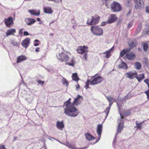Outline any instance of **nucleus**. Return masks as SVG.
<instances>
[{
  "mask_svg": "<svg viewBox=\"0 0 149 149\" xmlns=\"http://www.w3.org/2000/svg\"><path fill=\"white\" fill-rule=\"evenodd\" d=\"M71 98H69L65 102L63 106L65 108L64 109V113L65 115L70 117L77 116L79 113L77 109L70 102Z\"/></svg>",
  "mask_w": 149,
  "mask_h": 149,
  "instance_id": "nucleus-1",
  "label": "nucleus"
},
{
  "mask_svg": "<svg viewBox=\"0 0 149 149\" xmlns=\"http://www.w3.org/2000/svg\"><path fill=\"white\" fill-rule=\"evenodd\" d=\"M77 52L79 54H82L84 53L83 56V59L87 60V53L88 52V47L85 45L79 46L77 49Z\"/></svg>",
  "mask_w": 149,
  "mask_h": 149,
  "instance_id": "nucleus-2",
  "label": "nucleus"
},
{
  "mask_svg": "<svg viewBox=\"0 0 149 149\" xmlns=\"http://www.w3.org/2000/svg\"><path fill=\"white\" fill-rule=\"evenodd\" d=\"M91 30L93 33L96 36H101L103 34V31L100 27L97 26H92Z\"/></svg>",
  "mask_w": 149,
  "mask_h": 149,
  "instance_id": "nucleus-3",
  "label": "nucleus"
},
{
  "mask_svg": "<svg viewBox=\"0 0 149 149\" xmlns=\"http://www.w3.org/2000/svg\"><path fill=\"white\" fill-rule=\"evenodd\" d=\"M92 19L89 21L88 19L87 22V24L89 25H95L98 24L100 20V17L97 15H95L94 16H91Z\"/></svg>",
  "mask_w": 149,
  "mask_h": 149,
  "instance_id": "nucleus-4",
  "label": "nucleus"
},
{
  "mask_svg": "<svg viewBox=\"0 0 149 149\" xmlns=\"http://www.w3.org/2000/svg\"><path fill=\"white\" fill-rule=\"evenodd\" d=\"M111 10L114 12H119L122 9L120 4L115 1H113L111 4Z\"/></svg>",
  "mask_w": 149,
  "mask_h": 149,
  "instance_id": "nucleus-5",
  "label": "nucleus"
},
{
  "mask_svg": "<svg viewBox=\"0 0 149 149\" xmlns=\"http://www.w3.org/2000/svg\"><path fill=\"white\" fill-rule=\"evenodd\" d=\"M58 59L61 62H66L69 59V57L65 52H62L61 54L58 53L56 55Z\"/></svg>",
  "mask_w": 149,
  "mask_h": 149,
  "instance_id": "nucleus-6",
  "label": "nucleus"
},
{
  "mask_svg": "<svg viewBox=\"0 0 149 149\" xmlns=\"http://www.w3.org/2000/svg\"><path fill=\"white\" fill-rule=\"evenodd\" d=\"M97 74L94 76L92 77L93 78H94L93 80L91 81L90 84L91 85H94L97 84L101 82L103 80L101 76H98L95 77Z\"/></svg>",
  "mask_w": 149,
  "mask_h": 149,
  "instance_id": "nucleus-7",
  "label": "nucleus"
},
{
  "mask_svg": "<svg viewBox=\"0 0 149 149\" xmlns=\"http://www.w3.org/2000/svg\"><path fill=\"white\" fill-rule=\"evenodd\" d=\"M135 2L134 8L140 9L144 7V2L143 0H134Z\"/></svg>",
  "mask_w": 149,
  "mask_h": 149,
  "instance_id": "nucleus-8",
  "label": "nucleus"
},
{
  "mask_svg": "<svg viewBox=\"0 0 149 149\" xmlns=\"http://www.w3.org/2000/svg\"><path fill=\"white\" fill-rule=\"evenodd\" d=\"M102 125L100 124L98 125L97 128V133L98 135L99 138L98 140L96 141L95 143L97 142L100 140L102 131Z\"/></svg>",
  "mask_w": 149,
  "mask_h": 149,
  "instance_id": "nucleus-9",
  "label": "nucleus"
},
{
  "mask_svg": "<svg viewBox=\"0 0 149 149\" xmlns=\"http://www.w3.org/2000/svg\"><path fill=\"white\" fill-rule=\"evenodd\" d=\"M123 127V124L122 123H120L118 126L117 133L115 134V137L113 142H115L116 140V138L118 135V133H120Z\"/></svg>",
  "mask_w": 149,
  "mask_h": 149,
  "instance_id": "nucleus-10",
  "label": "nucleus"
},
{
  "mask_svg": "<svg viewBox=\"0 0 149 149\" xmlns=\"http://www.w3.org/2000/svg\"><path fill=\"white\" fill-rule=\"evenodd\" d=\"M80 99L83 100V97L78 95H77V97L74 99V100L72 103V104L74 105V106H77L81 104V102L79 101Z\"/></svg>",
  "mask_w": 149,
  "mask_h": 149,
  "instance_id": "nucleus-11",
  "label": "nucleus"
},
{
  "mask_svg": "<svg viewBox=\"0 0 149 149\" xmlns=\"http://www.w3.org/2000/svg\"><path fill=\"white\" fill-rule=\"evenodd\" d=\"M4 23L7 27H10L11 25L13 24V18L11 17H9L7 19H5Z\"/></svg>",
  "mask_w": 149,
  "mask_h": 149,
  "instance_id": "nucleus-12",
  "label": "nucleus"
},
{
  "mask_svg": "<svg viewBox=\"0 0 149 149\" xmlns=\"http://www.w3.org/2000/svg\"><path fill=\"white\" fill-rule=\"evenodd\" d=\"M136 57L135 54L133 52H130L127 53L125 55L124 58H126L129 60H134Z\"/></svg>",
  "mask_w": 149,
  "mask_h": 149,
  "instance_id": "nucleus-13",
  "label": "nucleus"
},
{
  "mask_svg": "<svg viewBox=\"0 0 149 149\" xmlns=\"http://www.w3.org/2000/svg\"><path fill=\"white\" fill-rule=\"evenodd\" d=\"M118 18L115 14H112L109 17L107 20L108 24L111 23L116 22Z\"/></svg>",
  "mask_w": 149,
  "mask_h": 149,
  "instance_id": "nucleus-14",
  "label": "nucleus"
},
{
  "mask_svg": "<svg viewBox=\"0 0 149 149\" xmlns=\"http://www.w3.org/2000/svg\"><path fill=\"white\" fill-rule=\"evenodd\" d=\"M30 41V39L29 38H26L22 41L21 45L24 47L26 48L29 44Z\"/></svg>",
  "mask_w": 149,
  "mask_h": 149,
  "instance_id": "nucleus-15",
  "label": "nucleus"
},
{
  "mask_svg": "<svg viewBox=\"0 0 149 149\" xmlns=\"http://www.w3.org/2000/svg\"><path fill=\"white\" fill-rule=\"evenodd\" d=\"M126 74L127 75L126 77L130 79H133L135 77V76L137 75V72H129L127 73Z\"/></svg>",
  "mask_w": 149,
  "mask_h": 149,
  "instance_id": "nucleus-16",
  "label": "nucleus"
},
{
  "mask_svg": "<svg viewBox=\"0 0 149 149\" xmlns=\"http://www.w3.org/2000/svg\"><path fill=\"white\" fill-rule=\"evenodd\" d=\"M56 126L58 129L62 130L64 126L63 122V121L61 122L58 121L56 123Z\"/></svg>",
  "mask_w": 149,
  "mask_h": 149,
  "instance_id": "nucleus-17",
  "label": "nucleus"
},
{
  "mask_svg": "<svg viewBox=\"0 0 149 149\" xmlns=\"http://www.w3.org/2000/svg\"><path fill=\"white\" fill-rule=\"evenodd\" d=\"M25 21L26 22H29L26 23V24L27 25L29 26L33 24L36 22L35 19L31 18H26L25 19Z\"/></svg>",
  "mask_w": 149,
  "mask_h": 149,
  "instance_id": "nucleus-18",
  "label": "nucleus"
},
{
  "mask_svg": "<svg viewBox=\"0 0 149 149\" xmlns=\"http://www.w3.org/2000/svg\"><path fill=\"white\" fill-rule=\"evenodd\" d=\"M114 48V47H112L110 49L106 52L103 53V54L105 55V56L104 57L106 58H109L111 56V52L112 51Z\"/></svg>",
  "mask_w": 149,
  "mask_h": 149,
  "instance_id": "nucleus-19",
  "label": "nucleus"
},
{
  "mask_svg": "<svg viewBox=\"0 0 149 149\" xmlns=\"http://www.w3.org/2000/svg\"><path fill=\"white\" fill-rule=\"evenodd\" d=\"M44 12L46 14H51L53 12V10L50 7H45L43 8Z\"/></svg>",
  "mask_w": 149,
  "mask_h": 149,
  "instance_id": "nucleus-20",
  "label": "nucleus"
},
{
  "mask_svg": "<svg viewBox=\"0 0 149 149\" xmlns=\"http://www.w3.org/2000/svg\"><path fill=\"white\" fill-rule=\"evenodd\" d=\"M26 59L27 58L25 56H19L17 58V63H20L26 60Z\"/></svg>",
  "mask_w": 149,
  "mask_h": 149,
  "instance_id": "nucleus-21",
  "label": "nucleus"
},
{
  "mask_svg": "<svg viewBox=\"0 0 149 149\" xmlns=\"http://www.w3.org/2000/svg\"><path fill=\"white\" fill-rule=\"evenodd\" d=\"M85 137L87 140L90 141L95 139V138L91 135L89 133H86L85 134Z\"/></svg>",
  "mask_w": 149,
  "mask_h": 149,
  "instance_id": "nucleus-22",
  "label": "nucleus"
},
{
  "mask_svg": "<svg viewBox=\"0 0 149 149\" xmlns=\"http://www.w3.org/2000/svg\"><path fill=\"white\" fill-rule=\"evenodd\" d=\"M16 32L15 30L14 29L8 30L6 33V35L8 36L11 35H14V33Z\"/></svg>",
  "mask_w": 149,
  "mask_h": 149,
  "instance_id": "nucleus-23",
  "label": "nucleus"
},
{
  "mask_svg": "<svg viewBox=\"0 0 149 149\" xmlns=\"http://www.w3.org/2000/svg\"><path fill=\"white\" fill-rule=\"evenodd\" d=\"M29 12L30 14L31 15H34L36 16H38L40 15V11L39 10L38 12L37 13H36V10H29Z\"/></svg>",
  "mask_w": 149,
  "mask_h": 149,
  "instance_id": "nucleus-24",
  "label": "nucleus"
},
{
  "mask_svg": "<svg viewBox=\"0 0 149 149\" xmlns=\"http://www.w3.org/2000/svg\"><path fill=\"white\" fill-rule=\"evenodd\" d=\"M112 104L113 102H110V103L109 104V106L104 111V112L106 114V118H107L109 114V110L110 109V107Z\"/></svg>",
  "mask_w": 149,
  "mask_h": 149,
  "instance_id": "nucleus-25",
  "label": "nucleus"
},
{
  "mask_svg": "<svg viewBox=\"0 0 149 149\" xmlns=\"http://www.w3.org/2000/svg\"><path fill=\"white\" fill-rule=\"evenodd\" d=\"M135 77L138 80L139 82H140L141 80L145 78V77L143 74H139V76L136 75L135 76Z\"/></svg>",
  "mask_w": 149,
  "mask_h": 149,
  "instance_id": "nucleus-26",
  "label": "nucleus"
},
{
  "mask_svg": "<svg viewBox=\"0 0 149 149\" xmlns=\"http://www.w3.org/2000/svg\"><path fill=\"white\" fill-rule=\"evenodd\" d=\"M146 28H145L143 31V34L144 35L149 34V24L146 25Z\"/></svg>",
  "mask_w": 149,
  "mask_h": 149,
  "instance_id": "nucleus-27",
  "label": "nucleus"
},
{
  "mask_svg": "<svg viewBox=\"0 0 149 149\" xmlns=\"http://www.w3.org/2000/svg\"><path fill=\"white\" fill-rule=\"evenodd\" d=\"M118 68H125L127 69L128 67L127 64L123 61H122L121 63L118 65Z\"/></svg>",
  "mask_w": 149,
  "mask_h": 149,
  "instance_id": "nucleus-28",
  "label": "nucleus"
},
{
  "mask_svg": "<svg viewBox=\"0 0 149 149\" xmlns=\"http://www.w3.org/2000/svg\"><path fill=\"white\" fill-rule=\"evenodd\" d=\"M129 52V50L127 49H124L123 50L120 52V56L123 57L125 55Z\"/></svg>",
  "mask_w": 149,
  "mask_h": 149,
  "instance_id": "nucleus-29",
  "label": "nucleus"
},
{
  "mask_svg": "<svg viewBox=\"0 0 149 149\" xmlns=\"http://www.w3.org/2000/svg\"><path fill=\"white\" fill-rule=\"evenodd\" d=\"M72 78L73 80L76 81H77L79 79L78 77L77 74L76 73H73L72 74Z\"/></svg>",
  "mask_w": 149,
  "mask_h": 149,
  "instance_id": "nucleus-30",
  "label": "nucleus"
},
{
  "mask_svg": "<svg viewBox=\"0 0 149 149\" xmlns=\"http://www.w3.org/2000/svg\"><path fill=\"white\" fill-rule=\"evenodd\" d=\"M128 44L129 46L132 47H135L137 45L136 43L132 40L128 42Z\"/></svg>",
  "mask_w": 149,
  "mask_h": 149,
  "instance_id": "nucleus-31",
  "label": "nucleus"
},
{
  "mask_svg": "<svg viewBox=\"0 0 149 149\" xmlns=\"http://www.w3.org/2000/svg\"><path fill=\"white\" fill-rule=\"evenodd\" d=\"M135 66L136 68L138 70H140L141 68V63L138 62H136L135 63Z\"/></svg>",
  "mask_w": 149,
  "mask_h": 149,
  "instance_id": "nucleus-32",
  "label": "nucleus"
},
{
  "mask_svg": "<svg viewBox=\"0 0 149 149\" xmlns=\"http://www.w3.org/2000/svg\"><path fill=\"white\" fill-rule=\"evenodd\" d=\"M68 148H71V149H76L77 147L75 146H72L71 144H69V143L67 142V144L66 145Z\"/></svg>",
  "mask_w": 149,
  "mask_h": 149,
  "instance_id": "nucleus-33",
  "label": "nucleus"
},
{
  "mask_svg": "<svg viewBox=\"0 0 149 149\" xmlns=\"http://www.w3.org/2000/svg\"><path fill=\"white\" fill-rule=\"evenodd\" d=\"M62 83L64 85H65L66 86H68V82L67 80L64 78H63Z\"/></svg>",
  "mask_w": 149,
  "mask_h": 149,
  "instance_id": "nucleus-34",
  "label": "nucleus"
},
{
  "mask_svg": "<svg viewBox=\"0 0 149 149\" xmlns=\"http://www.w3.org/2000/svg\"><path fill=\"white\" fill-rule=\"evenodd\" d=\"M131 110L130 109H129L126 111H125L124 112V115L125 116H128L130 115L131 114Z\"/></svg>",
  "mask_w": 149,
  "mask_h": 149,
  "instance_id": "nucleus-35",
  "label": "nucleus"
},
{
  "mask_svg": "<svg viewBox=\"0 0 149 149\" xmlns=\"http://www.w3.org/2000/svg\"><path fill=\"white\" fill-rule=\"evenodd\" d=\"M148 45L147 43H145L143 45V49L144 51H146L147 50Z\"/></svg>",
  "mask_w": 149,
  "mask_h": 149,
  "instance_id": "nucleus-36",
  "label": "nucleus"
},
{
  "mask_svg": "<svg viewBox=\"0 0 149 149\" xmlns=\"http://www.w3.org/2000/svg\"><path fill=\"white\" fill-rule=\"evenodd\" d=\"M91 81H90L89 79H88L86 83L85 86H84L85 88H86V89H87V88H89V84L90 82H91Z\"/></svg>",
  "mask_w": 149,
  "mask_h": 149,
  "instance_id": "nucleus-37",
  "label": "nucleus"
},
{
  "mask_svg": "<svg viewBox=\"0 0 149 149\" xmlns=\"http://www.w3.org/2000/svg\"><path fill=\"white\" fill-rule=\"evenodd\" d=\"M144 121H143V122L140 123H139V124L136 125V126L135 127H136L137 129H141L142 128V124L143 123Z\"/></svg>",
  "mask_w": 149,
  "mask_h": 149,
  "instance_id": "nucleus-38",
  "label": "nucleus"
},
{
  "mask_svg": "<svg viewBox=\"0 0 149 149\" xmlns=\"http://www.w3.org/2000/svg\"><path fill=\"white\" fill-rule=\"evenodd\" d=\"M132 97V94L130 93H129L125 97V100L129 99Z\"/></svg>",
  "mask_w": 149,
  "mask_h": 149,
  "instance_id": "nucleus-39",
  "label": "nucleus"
},
{
  "mask_svg": "<svg viewBox=\"0 0 149 149\" xmlns=\"http://www.w3.org/2000/svg\"><path fill=\"white\" fill-rule=\"evenodd\" d=\"M131 1V0H127L126 6L127 7H129L130 6V3Z\"/></svg>",
  "mask_w": 149,
  "mask_h": 149,
  "instance_id": "nucleus-40",
  "label": "nucleus"
},
{
  "mask_svg": "<svg viewBox=\"0 0 149 149\" xmlns=\"http://www.w3.org/2000/svg\"><path fill=\"white\" fill-rule=\"evenodd\" d=\"M49 1H51L56 3H59L62 2V0H48Z\"/></svg>",
  "mask_w": 149,
  "mask_h": 149,
  "instance_id": "nucleus-41",
  "label": "nucleus"
},
{
  "mask_svg": "<svg viewBox=\"0 0 149 149\" xmlns=\"http://www.w3.org/2000/svg\"><path fill=\"white\" fill-rule=\"evenodd\" d=\"M107 99L110 102H112L113 100V98L111 97H107Z\"/></svg>",
  "mask_w": 149,
  "mask_h": 149,
  "instance_id": "nucleus-42",
  "label": "nucleus"
},
{
  "mask_svg": "<svg viewBox=\"0 0 149 149\" xmlns=\"http://www.w3.org/2000/svg\"><path fill=\"white\" fill-rule=\"evenodd\" d=\"M107 23L108 24V21H107V22H102L100 25L101 26H103L105 25Z\"/></svg>",
  "mask_w": 149,
  "mask_h": 149,
  "instance_id": "nucleus-43",
  "label": "nucleus"
},
{
  "mask_svg": "<svg viewBox=\"0 0 149 149\" xmlns=\"http://www.w3.org/2000/svg\"><path fill=\"white\" fill-rule=\"evenodd\" d=\"M73 61L72 60V63H66V64L69 65L70 66H73L74 65V63H73Z\"/></svg>",
  "mask_w": 149,
  "mask_h": 149,
  "instance_id": "nucleus-44",
  "label": "nucleus"
},
{
  "mask_svg": "<svg viewBox=\"0 0 149 149\" xmlns=\"http://www.w3.org/2000/svg\"><path fill=\"white\" fill-rule=\"evenodd\" d=\"M146 12L147 13H149V6H147L146 7Z\"/></svg>",
  "mask_w": 149,
  "mask_h": 149,
  "instance_id": "nucleus-45",
  "label": "nucleus"
},
{
  "mask_svg": "<svg viewBox=\"0 0 149 149\" xmlns=\"http://www.w3.org/2000/svg\"><path fill=\"white\" fill-rule=\"evenodd\" d=\"M24 35V36H27L29 35V33L26 31H24L23 32Z\"/></svg>",
  "mask_w": 149,
  "mask_h": 149,
  "instance_id": "nucleus-46",
  "label": "nucleus"
},
{
  "mask_svg": "<svg viewBox=\"0 0 149 149\" xmlns=\"http://www.w3.org/2000/svg\"><path fill=\"white\" fill-rule=\"evenodd\" d=\"M37 82L39 84H43L44 83V81H42L40 80L38 81Z\"/></svg>",
  "mask_w": 149,
  "mask_h": 149,
  "instance_id": "nucleus-47",
  "label": "nucleus"
},
{
  "mask_svg": "<svg viewBox=\"0 0 149 149\" xmlns=\"http://www.w3.org/2000/svg\"><path fill=\"white\" fill-rule=\"evenodd\" d=\"M23 30V29H21L19 30V35H20V36L22 35V33H23V32H22Z\"/></svg>",
  "mask_w": 149,
  "mask_h": 149,
  "instance_id": "nucleus-48",
  "label": "nucleus"
},
{
  "mask_svg": "<svg viewBox=\"0 0 149 149\" xmlns=\"http://www.w3.org/2000/svg\"><path fill=\"white\" fill-rule=\"evenodd\" d=\"M144 82L147 84H149V79H146L144 80Z\"/></svg>",
  "mask_w": 149,
  "mask_h": 149,
  "instance_id": "nucleus-49",
  "label": "nucleus"
},
{
  "mask_svg": "<svg viewBox=\"0 0 149 149\" xmlns=\"http://www.w3.org/2000/svg\"><path fill=\"white\" fill-rule=\"evenodd\" d=\"M88 146H86L83 147V148H79L77 147L76 149H86L87 148H88Z\"/></svg>",
  "mask_w": 149,
  "mask_h": 149,
  "instance_id": "nucleus-50",
  "label": "nucleus"
},
{
  "mask_svg": "<svg viewBox=\"0 0 149 149\" xmlns=\"http://www.w3.org/2000/svg\"><path fill=\"white\" fill-rule=\"evenodd\" d=\"M132 23L131 22L129 23L127 26V28L128 29L130 28L131 27V26L132 25Z\"/></svg>",
  "mask_w": 149,
  "mask_h": 149,
  "instance_id": "nucleus-51",
  "label": "nucleus"
},
{
  "mask_svg": "<svg viewBox=\"0 0 149 149\" xmlns=\"http://www.w3.org/2000/svg\"><path fill=\"white\" fill-rule=\"evenodd\" d=\"M12 44L14 46H16L17 45V42H15L13 41L12 42Z\"/></svg>",
  "mask_w": 149,
  "mask_h": 149,
  "instance_id": "nucleus-52",
  "label": "nucleus"
},
{
  "mask_svg": "<svg viewBox=\"0 0 149 149\" xmlns=\"http://www.w3.org/2000/svg\"><path fill=\"white\" fill-rule=\"evenodd\" d=\"M25 100L28 101L29 103H31V100L30 99H28V98H25Z\"/></svg>",
  "mask_w": 149,
  "mask_h": 149,
  "instance_id": "nucleus-53",
  "label": "nucleus"
},
{
  "mask_svg": "<svg viewBox=\"0 0 149 149\" xmlns=\"http://www.w3.org/2000/svg\"><path fill=\"white\" fill-rule=\"evenodd\" d=\"M76 86V89H77V90H79L80 89V86L79 85V84H77Z\"/></svg>",
  "mask_w": 149,
  "mask_h": 149,
  "instance_id": "nucleus-54",
  "label": "nucleus"
},
{
  "mask_svg": "<svg viewBox=\"0 0 149 149\" xmlns=\"http://www.w3.org/2000/svg\"><path fill=\"white\" fill-rule=\"evenodd\" d=\"M131 13V10H130L128 13L126 15V16L127 17L129 16L130 14Z\"/></svg>",
  "mask_w": 149,
  "mask_h": 149,
  "instance_id": "nucleus-55",
  "label": "nucleus"
},
{
  "mask_svg": "<svg viewBox=\"0 0 149 149\" xmlns=\"http://www.w3.org/2000/svg\"><path fill=\"white\" fill-rule=\"evenodd\" d=\"M145 93L147 95H149V89L146 91L145 92Z\"/></svg>",
  "mask_w": 149,
  "mask_h": 149,
  "instance_id": "nucleus-56",
  "label": "nucleus"
},
{
  "mask_svg": "<svg viewBox=\"0 0 149 149\" xmlns=\"http://www.w3.org/2000/svg\"><path fill=\"white\" fill-rule=\"evenodd\" d=\"M40 48L39 47H37L35 50V51L37 52L39 51Z\"/></svg>",
  "mask_w": 149,
  "mask_h": 149,
  "instance_id": "nucleus-57",
  "label": "nucleus"
},
{
  "mask_svg": "<svg viewBox=\"0 0 149 149\" xmlns=\"http://www.w3.org/2000/svg\"><path fill=\"white\" fill-rule=\"evenodd\" d=\"M121 22V20H119L117 22V24L118 25H119V24H120V22Z\"/></svg>",
  "mask_w": 149,
  "mask_h": 149,
  "instance_id": "nucleus-58",
  "label": "nucleus"
},
{
  "mask_svg": "<svg viewBox=\"0 0 149 149\" xmlns=\"http://www.w3.org/2000/svg\"><path fill=\"white\" fill-rule=\"evenodd\" d=\"M36 20L38 22H40L41 21L40 19L39 18H38V17L36 19Z\"/></svg>",
  "mask_w": 149,
  "mask_h": 149,
  "instance_id": "nucleus-59",
  "label": "nucleus"
},
{
  "mask_svg": "<svg viewBox=\"0 0 149 149\" xmlns=\"http://www.w3.org/2000/svg\"><path fill=\"white\" fill-rule=\"evenodd\" d=\"M120 115L121 118V119H123L124 118V117L122 115V114L121 113H120Z\"/></svg>",
  "mask_w": 149,
  "mask_h": 149,
  "instance_id": "nucleus-60",
  "label": "nucleus"
},
{
  "mask_svg": "<svg viewBox=\"0 0 149 149\" xmlns=\"http://www.w3.org/2000/svg\"><path fill=\"white\" fill-rule=\"evenodd\" d=\"M17 138V137H15V136L13 138L14 140L13 141H15L16 140V139Z\"/></svg>",
  "mask_w": 149,
  "mask_h": 149,
  "instance_id": "nucleus-61",
  "label": "nucleus"
},
{
  "mask_svg": "<svg viewBox=\"0 0 149 149\" xmlns=\"http://www.w3.org/2000/svg\"><path fill=\"white\" fill-rule=\"evenodd\" d=\"M141 27H142V25H141V24H139V26H138V28H139L141 29Z\"/></svg>",
  "mask_w": 149,
  "mask_h": 149,
  "instance_id": "nucleus-62",
  "label": "nucleus"
},
{
  "mask_svg": "<svg viewBox=\"0 0 149 149\" xmlns=\"http://www.w3.org/2000/svg\"><path fill=\"white\" fill-rule=\"evenodd\" d=\"M39 44L38 43H35L34 44V46H38L39 45Z\"/></svg>",
  "mask_w": 149,
  "mask_h": 149,
  "instance_id": "nucleus-63",
  "label": "nucleus"
},
{
  "mask_svg": "<svg viewBox=\"0 0 149 149\" xmlns=\"http://www.w3.org/2000/svg\"><path fill=\"white\" fill-rule=\"evenodd\" d=\"M2 149H6L4 146H1Z\"/></svg>",
  "mask_w": 149,
  "mask_h": 149,
  "instance_id": "nucleus-64",
  "label": "nucleus"
}]
</instances>
